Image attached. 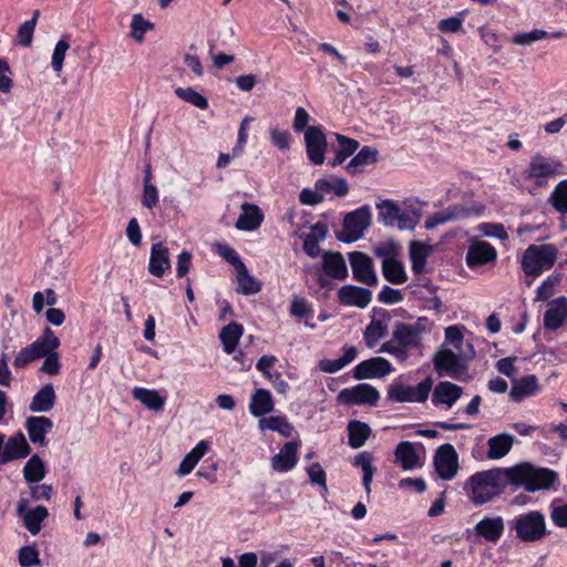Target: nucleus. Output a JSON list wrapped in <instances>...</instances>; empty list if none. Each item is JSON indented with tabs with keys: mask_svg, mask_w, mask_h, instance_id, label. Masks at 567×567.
<instances>
[{
	"mask_svg": "<svg viewBox=\"0 0 567 567\" xmlns=\"http://www.w3.org/2000/svg\"><path fill=\"white\" fill-rule=\"evenodd\" d=\"M508 484H512L509 467H495L473 474L466 486L470 487V498L475 505H483L499 496Z\"/></svg>",
	"mask_w": 567,
	"mask_h": 567,
	"instance_id": "obj_1",
	"label": "nucleus"
},
{
	"mask_svg": "<svg viewBox=\"0 0 567 567\" xmlns=\"http://www.w3.org/2000/svg\"><path fill=\"white\" fill-rule=\"evenodd\" d=\"M512 484L523 486L527 492L550 488L557 480L553 470L535 467L529 463H522L509 467Z\"/></svg>",
	"mask_w": 567,
	"mask_h": 567,
	"instance_id": "obj_2",
	"label": "nucleus"
},
{
	"mask_svg": "<svg viewBox=\"0 0 567 567\" xmlns=\"http://www.w3.org/2000/svg\"><path fill=\"white\" fill-rule=\"evenodd\" d=\"M467 351L454 352L442 347L433 357L434 369L440 377L458 379L468 369V361L474 359L475 350L472 343H466Z\"/></svg>",
	"mask_w": 567,
	"mask_h": 567,
	"instance_id": "obj_3",
	"label": "nucleus"
},
{
	"mask_svg": "<svg viewBox=\"0 0 567 567\" xmlns=\"http://www.w3.org/2000/svg\"><path fill=\"white\" fill-rule=\"evenodd\" d=\"M556 259L557 248L554 245H529L522 258V269L525 275L537 277L550 269Z\"/></svg>",
	"mask_w": 567,
	"mask_h": 567,
	"instance_id": "obj_4",
	"label": "nucleus"
},
{
	"mask_svg": "<svg viewBox=\"0 0 567 567\" xmlns=\"http://www.w3.org/2000/svg\"><path fill=\"white\" fill-rule=\"evenodd\" d=\"M371 225V213L368 206H362L348 213L343 219V227L337 233L342 243H353L362 238L364 230Z\"/></svg>",
	"mask_w": 567,
	"mask_h": 567,
	"instance_id": "obj_5",
	"label": "nucleus"
},
{
	"mask_svg": "<svg viewBox=\"0 0 567 567\" xmlns=\"http://www.w3.org/2000/svg\"><path fill=\"white\" fill-rule=\"evenodd\" d=\"M516 536L523 542H536L546 534L545 517L537 511L522 514L514 519Z\"/></svg>",
	"mask_w": 567,
	"mask_h": 567,
	"instance_id": "obj_6",
	"label": "nucleus"
},
{
	"mask_svg": "<svg viewBox=\"0 0 567 567\" xmlns=\"http://www.w3.org/2000/svg\"><path fill=\"white\" fill-rule=\"evenodd\" d=\"M433 385L431 378H426L415 386L394 382L388 388V400L392 402H425Z\"/></svg>",
	"mask_w": 567,
	"mask_h": 567,
	"instance_id": "obj_7",
	"label": "nucleus"
},
{
	"mask_svg": "<svg viewBox=\"0 0 567 567\" xmlns=\"http://www.w3.org/2000/svg\"><path fill=\"white\" fill-rule=\"evenodd\" d=\"M379 219L389 227H398L401 230L413 229L416 220L411 212L401 209L392 200H384L378 205Z\"/></svg>",
	"mask_w": 567,
	"mask_h": 567,
	"instance_id": "obj_8",
	"label": "nucleus"
},
{
	"mask_svg": "<svg viewBox=\"0 0 567 567\" xmlns=\"http://www.w3.org/2000/svg\"><path fill=\"white\" fill-rule=\"evenodd\" d=\"M433 463L442 480H452L458 470V456L454 446L450 443L441 445L435 452Z\"/></svg>",
	"mask_w": 567,
	"mask_h": 567,
	"instance_id": "obj_9",
	"label": "nucleus"
},
{
	"mask_svg": "<svg viewBox=\"0 0 567 567\" xmlns=\"http://www.w3.org/2000/svg\"><path fill=\"white\" fill-rule=\"evenodd\" d=\"M305 144L308 158L315 165L324 162V154L328 148L327 137L320 126H309L305 131Z\"/></svg>",
	"mask_w": 567,
	"mask_h": 567,
	"instance_id": "obj_10",
	"label": "nucleus"
},
{
	"mask_svg": "<svg viewBox=\"0 0 567 567\" xmlns=\"http://www.w3.org/2000/svg\"><path fill=\"white\" fill-rule=\"evenodd\" d=\"M380 394L375 388L367 383H360L353 388L343 389L338 394V401L348 405L377 404Z\"/></svg>",
	"mask_w": 567,
	"mask_h": 567,
	"instance_id": "obj_11",
	"label": "nucleus"
},
{
	"mask_svg": "<svg viewBox=\"0 0 567 567\" xmlns=\"http://www.w3.org/2000/svg\"><path fill=\"white\" fill-rule=\"evenodd\" d=\"M425 318H420L414 324L396 322L392 332L393 339L403 347L419 348L421 347L422 333L425 329Z\"/></svg>",
	"mask_w": 567,
	"mask_h": 567,
	"instance_id": "obj_12",
	"label": "nucleus"
},
{
	"mask_svg": "<svg viewBox=\"0 0 567 567\" xmlns=\"http://www.w3.org/2000/svg\"><path fill=\"white\" fill-rule=\"evenodd\" d=\"M349 259L355 280L368 286L377 285L378 277L373 270L372 260L368 255L360 251H353L349 255Z\"/></svg>",
	"mask_w": 567,
	"mask_h": 567,
	"instance_id": "obj_13",
	"label": "nucleus"
},
{
	"mask_svg": "<svg viewBox=\"0 0 567 567\" xmlns=\"http://www.w3.org/2000/svg\"><path fill=\"white\" fill-rule=\"evenodd\" d=\"M392 371L391 363L382 358L375 357L360 362L353 372L357 380L382 378Z\"/></svg>",
	"mask_w": 567,
	"mask_h": 567,
	"instance_id": "obj_14",
	"label": "nucleus"
},
{
	"mask_svg": "<svg viewBox=\"0 0 567 567\" xmlns=\"http://www.w3.org/2000/svg\"><path fill=\"white\" fill-rule=\"evenodd\" d=\"M31 453V447L22 432L10 436L4 443L1 454V463L7 464L14 460L27 457Z\"/></svg>",
	"mask_w": 567,
	"mask_h": 567,
	"instance_id": "obj_15",
	"label": "nucleus"
},
{
	"mask_svg": "<svg viewBox=\"0 0 567 567\" xmlns=\"http://www.w3.org/2000/svg\"><path fill=\"white\" fill-rule=\"evenodd\" d=\"M25 429L32 443L47 446L45 436L52 431L53 422L47 416H29L25 420Z\"/></svg>",
	"mask_w": 567,
	"mask_h": 567,
	"instance_id": "obj_16",
	"label": "nucleus"
},
{
	"mask_svg": "<svg viewBox=\"0 0 567 567\" xmlns=\"http://www.w3.org/2000/svg\"><path fill=\"white\" fill-rule=\"evenodd\" d=\"M338 298L341 305L365 308L371 302L372 293L367 288L347 285L339 289Z\"/></svg>",
	"mask_w": 567,
	"mask_h": 567,
	"instance_id": "obj_17",
	"label": "nucleus"
},
{
	"mask_svg": "<svg viewBox=\"0 0 567 567\" xmlns=\"http://www.w3.org/2000/svg\"><path fill=\"white\" fill-rule=\"evenodd\" d=\"M567 319V298L559 297L548 303V308L544 313V327L554 331L560 328Z\"/></svg>",
	"mask_w": 567,
	"mask_h": 567,
	"instance_id": "obj_18",
	"label": "nucleus"
},
{
	"mask_svg": "<svg viewBox=\"0 0 567 567\" xmlns=\"http://www.w3.org/2000/svg\"><path fill=\"white\" fill-rule=\"evenodd\" d=\"M496 249L486 241H474L470 245L466 254V264L473 268L496 259Z\"/></svg>",
	"mask_w": 567,
	"mask_h": 567,
	"instance_id": "obj_19",
	"label": "nucleus"
},
{
	"mask_svg": "<svg viewBox=\"0 0 567 567\" xmlns=\"http://www.w3.org/2000/svg\"><path fill=\"white\" fill-rule=\"evenodd\" d=\"M463 389L450 381H442L434 388L432 403L434 405L445 404L452 408L453 404L462 396Z\"/></svg>",
	"mask_w": 567,
	"mask_h": 567,
	"instance_id": "obj_20",
	"label": "nucleus"
},
{
	"mask_svg": "<svg viewBox=\"0 0 567 567\" xmlns=\"http://www.w3.org/2000/svg\"><path fill=\"white\" fill-rule=\"evenodd\" d=\"M171 268L168 248L162 243L153 244L148 262V271L151 275L161 278L167 269Z\"/></svg>",
	"mask_w": 567,
	"mask_h": 567,
	"instance_id": "obj_21",
	"label": "nucleus"
},
{
	"mask_svg": "<svg viewBox=\"0 0 567 567\" xmlns=\"http://www.w3.org/2000/svg\"><path fill=\"white\" fill-rule=\"evenodd\" d=\"M298 442L290 441L285 443L280 452L271 458V466L278 472L291 471L297 464Z\"/></svg>",
	"mask_w": 567,
	"mask_h": 567,
	"instance_id": "obj_22",
	"label": "nucleus"
},
{
	"mask_svg": "<svg viewBox=\"0 0 567 567\" xmlns=\"http://www.w3.org/2000/svg\"><path fill=\"white\" fill-rule=\"evenodd\" d=\"M470 215V209L464 207L463 205H453L447 207L445 210L439 212L430 216L425 220V228L433 229L439 225H443L445 223L452 220H458L467 217Z\"/></svg>",
	"mask_w": 567,
	"mask_h": 567,
	"instance_id": "obj_23",
	"label": "nucleus"
},
{
	"mask_svg": "<svg viewBox=\"0 0 567 567\" xmlns=\"http://www.w3.org/2000/svg\"><path fill=\"white\" fill-rule=\"evenodd\" d=\"M563 165L559 162L548 159L542 155L533 157L528 167L529 177H549L561 174Z\"/></svg>",
	"mask_w": 567,
	"mask_h": 567,
	"instance_id": "obj_24",
	"label": "nucleus"
},
{
	"mask_svg": "<svg viewBox=\"0 0 567 567\" xmlns=\"http://www.w3.org/2000/svg\"><path fill=\"white\" fill-rule=\"evenodd\" d=\"M324 274L334 279L344 280L348 277V268L340 252L326 251L322 256Z\"/></svg>",
	"mask_w": 567,
	"mask_h": 567,
	"instance_id": "obj_25",
	"label": "nucleus"
},
{
	"mask_svg": "<svg viewBox=\"0 0 567 567\" xmlns=\"http://www.w3.org/2000/svg\"><path fill=\"white\" fill-rule=\"evenodd\" d=\"M59 346V338L50 328H47L41 337H39L33 343L28 346V349L37 360L40 358H44L53 350H56Z\"/></svg>",
	"mask_w": 567,
	"mask_h": 567,
	"instance_id": "obj_26",
	"label": "nucleus"
},
{
	"mask_svg": "<svg viewBox=\"0 0 567 567\" xmlns=\"http://www.w3.org/2000/svg\"><path fill=\"white\" fill-rule=\"evenodd\" d=\"M55 392L51 383L42 386L32 398L29 410L33 413L50 412L55 404Z\"/></svg>",
	"mask_w": 567,
	"mask_h": 567,
	"instance_id": "obj_27",
	"label": "nucleus"
},
{
	"mask_svg": "<svg viewBox=\"0 0 567 567\" xmlns=\"http://www.w3.org/2000/svg\"><path fill=\"white\" fill-rule=\"evenodd\" d=\"M395 461L401 465L404 471L421 467L420 457L415 451L413 443L409 441L400 442L396 445Z\"/></svg>",
	"mask_w": 567,
	"mask_h": 567,
	"instance_id": "obj_28",
	"label": "nucleus"
},
{
	"mask_svg": "<svg viewBox=\"0 0 567 567\" xmlns=\"http://www.w3.org/2000/svg\"><path fill=\"white\" fill-rule=\"evenodd\" d=\"M241 208L243 214H240L236 221V228L240 230L257 229L264 219V215L260 208L254 204L248 203L243 204Z\"/></svg>",
	"mask_w": 567,
	"mask_h": 567,
	"instance_id": "obj_29",
	"label": "nucleus"
},
{
	"mask_svg": "<svg viewBox=\"0 0 567 567\" xmlns=\"http://www.w3.org/2000/svg\"><path fill=\"white\" fill-rule=\"evenodd\" d=\"M537 390L538 380L536 375L530 374L513 381L509 396L513 401L520 402L523 399L534 395Z\"/></svg>",
	"mask_w": 567,
	"mask_h": 567,
	"instance_id": "obj_30",
	"label": "nucleus"
},
{
	"mask_svg": "<svg viewBox=\"0 0 567 567\" xmlns=\"http://www.w3.org/2000/svg\"><path fill=\"white\" fill-rule=\"evenodd\" d=\"M274 410V400L266 389H257L251 395L249 411L255 417L264 416Z\"/></svg>",
	"mask_w": 567,
	"mask_h": 567,
	"instance_id": "obj_31",
	"label": "nucleus"
},
{
	"mask_svg": "<svg viewBox=\"0 0 567 567\" xmlns=\"http://www.w3.org/2000/svg\"><path fill=\"white\" fill-rule=\"evenodd\" d=\"M348 443L352 449H360L371 435V427L368 423L359 420H350L348 425Z\"/></svg>",
	"mask_w": 567,
	"mask_h": 567,
	"instance_id": "obj_32",
	"label": "nucleus"
},
{
	"mask_svg": "<svg viewBox=\"0 0 567 567\" xmlns=\"http://www.w3.org/2000/svg\"><path fill=\"white\" fill-rule=\"evenodd\" d=\"M475 530L486 540L496 542L503 534L504 523L502 517H485L476 524Z\"/></svg>",
	"mask_w": 567,
	"mask_h": 567,
	"instance_id": "obj_33",
	"label": "nucleus"
},
{
	"mask_svg": "<svg viewBox=\"0 0 567 567\" xmlns=\"http://www.w3.org/2000/svg\"><path fill=\"white\" fill-rule=\"evenodd\" d=\"M207 451L208 443L206 441H199L196 446L184 456L179 463L176 474L178 476H185L189 474Z\"/></svg>",
	"mask_w": 567,
	"mask_h": 567,
	"instance_id": "obj_34",
	"label": "nucleus"
},
{
	"mask_svg": "<svg viewBox=\"0 0 567 567\" xmlns=\"http://www.w3.org/2000/svg\"><path fill=\"white\" fill-rule=\"evenodd\" d=\"M379 152L371 146H363L358 154L348 163L347 171L350 174H358L363 167L378 162Z\"/></svg>",
	"mask_w": 567,
	"mask_h": 567,
	"instance_id": "obj_35",
	"label": "nucleus"
},
{
	"mask_svg": "<svg viewBox=\"0 0 567 567\" xmlns=\"http://www.w3.org/2000/svg\"><path fill=\"white\" fill-rule=\"evenodd\" d=\"M514 443L513 435L503 433L495 435L488 440L487 456L491 460H498L504 457L512 449Z\"/></svg>",
	"mask_w": 567,
	"mask_h": 567,
	"instance_id": "obj_36",
	"label": "nucleus"
},
{
	"mask_svg": "<svg viewBox=\"0 0 567 567\" xmlns=\"http://www.w3.org/2000/svg\"><path fill=\"white\" fill-rule=\"evenodd\" d=\"M432 252V247L421 243L412 241L410 244V258L412 262V270L420 275L424 271L427 257Z\"/></svg>",
	"mask_w": 567,
	"mask_h": 567,
	"instance_id": "obj_37",
	"label": "nucleus"
},
{
	"mask_svg": "<svg viewBox=\"0 0 567 567\" xmlns=\"http://www.w3.org/2000/svg\"><path fill=\"white\" fill-rule=\"evenodd\" d=\"M243 332V326L235 321L228 323L221 329L219 339L226 353L230 354L235 351Z\"/></svg>",
	"mask_w": 567,
	"mask_h": 567,
	"instance_id": "obj_38",
	"label": "nucleus"
},
{
	"mask_svg": "<svg viewBox=\"0 0 567 567\" xmlns=\"http://www.w3.org/2000/svg\"><path fill=\"white\" fill-rule=\"evenodd\" d=\"M384 278L394 285H402L408 280L403 264L394 258H384L382 261Z\"/></svg>",
	"mask_w": 567,
	"mask_h": 567,
	"instance_id": "obj_39",
	"label": "nucleus"
},
{
	"mask_svg": "<svg viewBox=\"0 0 567 567\" xmlns=\"http://www.w3.org/2000/svg\"><path fill=\"white\" fill-rule=\"evenodd\" d=\"M132 394L135 400L140 401L152 411L158 412L164 408L165 399L155 390L134 388Z\"/></svg>",
	"mask_w": 567,
	"mask_h": 567,
	"instance_id": "obj_40",
	"label": "nucleus"
},
{
	"mask_svg": "<svg viewBox=\"0 0 567 567\" xmlns=\"http://www.w3.org/2000/svg\"><path fill=\"white\" fill-rule=\"evenodd\" d=\"M358 351L354 347L344 349L341 358L336 360L323 359L319 362V369L326 373H336L343 369L347 364L351 363L357 358Z\"/></svg>",
	"mask_w": 567,
	"mask_h": 567,
	"instance_id": "obj_41",
	"label": "nucleus"
},
{
	"mask_svg": "<svg viewBox=\"0 0 567 567\" xmlns=\"http://www.w3.org/2000/svg\"><path fill=\"white\" fill-rule=\"evenodd\" d=\"M49 516V511L43 505L29 509L22 517L23 526L31 535H38L41 530V523Z\"/></svg>",
	"mask_w": 567,
	"mask_h": 567,
	"instance_id": "obj_42",
	"label": "nucleus"
},
{
	"mask_svg": "<svg viewBox=\"0 0 567 567\" xmlns=\"http://www.w3.org/2000/svg\"><path fill=\"white\" fill-rule=\"evenodd\" d=\"M47 470L42 458L34 454L25 463L23 467V477L29 484H34L42 481L45 476Z\"/></svg>",
	"mask_w": 567,
	"mask_h": 567,
	"instance_id": "obj_43",
	"label": "nucleus"
},
{
	"mask_svg": "<svg viewBox=\"0 0 567 567\" xmlns=\"http://www.w3.org/2000/svg\"><path fill=\"white\" fill-rule=\"evenodd\" d=\"M353 465L358 466L362 470L363 477L362 483L365 492L369 494L371 492V483L373 480V475L377 472V468L372 465V456L368 452L359 453L353 461Z\"/></svg>",
	"mask_w": 567,
	"mask_h": 567,
	"instance_id": "obj_44",
	"label": "nucleus"
},
{
	"mask_svg": "<svg viewBox=\"0 0 567 567\" xmlns=\"http://www.w3.org/2000/svg\"><path fill=\"white\" fill-rule=\"evenodd\" d=\"M316 188L321 190L322 196L326 194L333 192L337 196L343 197L349 192L348 183L344 178L339 177H330V178H320L316 182Z\"/></svg>",
	"mask_w": 567,
	"mask_h": 567,
	"instance_id": "obj_45",
	"label": "nucleus"
},
{
	"mask_svg": "<svg viewBox=\"0 0 567 567\" xmlns=\"http://www.w3.org/2000/svg\"><path fill=\"white\" fill-rule=\"evenodd\" d=\"M238 288L237 292L244 296L256 295L260 291V284L248 274V269L245 265L239 267L237 270Z\"/></svg>",
	"mask_w": 567,
	"mask_h": 567,
	"instance_id": "obj_46",
	"label": "nucleus"
},
{
	"mask_svg": "<svg viewBox=\"0 0 567 567\" xmlns=\"http://www.w3.org/2000/svg\"><path fill=\"white\" fill-rule=\"evenodd\" d=\"M261 430H270L279 433L284 437H290L293 426L284 416H270L259 421Z\"/></svg>",
	"mask_w": 567,
	"mask_h": 567,
	"instance_id": "obj_47",
	"label": "nucleus"
},
{
	"mask_svg": "<svg viewBox=\"0 0 567 567\" xmlns=\"http://www.w3.org/2000/svg\"><path fill=\"white\" fill-rule=\"evenodd\" d=\"M39 17H40V11L35 10L32 14V18L19 27L18 33H17V39H16L18 44L25 47V48H29L32 44L33 33H34V29H35Z\"/></svg>",
	"mask_w": 567,
	"mask_h": 567,
	"instance_id": "obj_48",
	"label": "nucleus"
},
{
	"mask_svg": "<svg viewBox=\"0 0 567 567\" xmlns=\"http://www.w3.org/2000/svg\"><path fill=\"white\" fill-rule=\"evenodd\" d=\"M388 333V324L382 320L372 319L365 328L364 340L369 348H373L378 341Z\"/></svg>",
	"mask_w": 567,
	"mask_h": 567,
	"instance_id": "obj_49",
	"label": "nucleus"
},
{
	"mask_svg": "<svg viewBox=\"0 0 567 567\" xmlns=\"http://www.w3.org/2000/svg\"><path fill=\"white\" fill-rule=\"evenodd\" d=\"M175 94L183 101L190 103L200 110L208 107L207 99L192 87H177L175 90Z\"/></svg>",
	"mask_w": 567,
	"mask_h": 567,
	"instance_id": "obj_50",
	"label": "nucleus"
},
{
	"mask_svg": "<svg viewBox=\"0 0 567 567\" xmlns=\"http://www.w3.org/2000/svg\"><path fill=\"white\" fill-rule=\"evenodd\" d=\"M553 207L563 214L567 213V179L561 181L550 196Z\"/></svg>",
	"mask_w": 567,
	"mask_h": 567,
	"instance_id": "obj_51",
	"label": "nucleus"
},
{
	"mask_svg": "<svg viewBox=\"0 0 567 567\" xmlns=\"http://www.w3.org/2000/svg\"><path fill=\"white\" fill-rule=\"evenodd\" d=\"M69 35H63L61 40L54 47L52 54V69L59 73L63 68V62L65 58L66 51L70 49V43L68 41Z\"/></svg>",
	"mask_w": 567,
	"mask_h": 567,
	"instance_id": "obj_52",
	"label": "nucleus"
},
{
	"mask_svg": "<svg viewBox=\"0 0 567 567\" xmlns=\"http://www.w3.org/2000/svg\"><path fill=\"white\" fill-rule=\"evenodd\" d=\"M154 24L143 18L142 14H134L131 22V35L134 40L141 42L144 39L145 32L153 30Z\"/></svg>",
	"mask_w": 567,
	"mask_h": 567,
	"instance_id": "obj_53",
	"label": "nucleus"
},
{
	"mask_svg": "<svg viewBox=\"0 0 567 567\" xmlns=\"http://www.w3.org/2000/svg\"><path fill=\"white\" fill-rule=\"evenodd\" d=\"M549 33L545 30L534 29L529 32L516 33L512 42L517 45H530L532 43L546 39Z\"/></svg>",
	"mask_w": 567,
	"mask_h": 567,
	"instance_id": "obj_54",
	"label": "nucleus"
},
{
	"mask_svg": "<svg viewBox=\"0 0 567 567\" xmlns=\"http://www.w3.org/2000/svg\"><path fill=\"white\" fill-rule=\"evenodd\" d=\"M215 248H216V252L220 257H223L227 262H229L235 268V270H237L239 267L245 265L243 262V260L240 259L239 255L237 254V251L234 248H231L230 246H228L226 244L217 243L215 245Z\"/></svg>",
	"mask_w": 567,
	"mask_h": 567,
	"instance_id": "obj_55",
	"label": "nucleus"
},
{
	"mask_svg": "<svg viewBox=\"0 0 567 567\" xmlns=\"http://www.w3.org/2000/svg\"><path fill=\"white\" fill-rule=\"evenodd\" d=\"M18 558L21 567L40 565L39 551L35 546H25L20 548Z\"/></svg>",
	"mask_w": 567,
	"mask_h": 567,
	"instance_id": "obj_56",
	"label": "nucleus"
},
{
	"mask_svg": "<svg viewBox=\"0 0 567 567\" xmlns=\"http://www.w3.org/2000/svg\"><path fill=\"white\" fill-rule=\"evenodd\" d=\"M445 341L449 342L457 352L465 351L463 349V333L458 326H450L445 328Z\"/></svg>",
	"mask_w": 567,
	"mask_h": 567,
	"instance_id": "obj_57",
	"label": "nucleus"
},
{
	"mask_svg": "<svg viewBox=\"0 0 567 567\" xmlns=\"http://www.w3.org/2000/svg\"><path fill=\"white\" fill-rule=\"evenodd\" d=\"M271 143L280 151L289 150L290 147V133L288 131H279L277 127H271L269 131Z\"/></svg>",
	"mask_w": 567,
	"mask_h": 567,
	"instance_id": "obj_58",
	"label": "nucleus"
},
{
	"mask_svg": "<svg viewBox=\"0 0 567 567\" xmlns=\"http://www.w3.org/2000/svg\"><path fill=\"white\" fill-rule=\"evenodd\" d=\"M11 70L7 60L0 59V92L9 93L12 89Z\"/></svg>",
	"mask_w": 567,
	"mask_h": 567,
	"instance_id": "obj_59",
	"label": "nucleus"
},
{
	"mask_svg": "<svg viewBox=\"0 0 567 567\" xmlns=\"http://www.w3.org/2000/svg\"><path fill=\"white\" fill-rule=\"evenodd\" d=\"M378 299L382 303L394 305L403 300V295L398 289L384 286L382 290L379 292Z\"/></svg>",
	"mask_w": 567,
	"mask_h": 567,
	"instance_id": "obj_60",
	"label": "nucleus"
},
{
	"mask_svg": "<svg viewBox=\"0 0 567 567\" xmlns=\"http://www.w3.org/2000/svg\"><path fill=\"white\" fill-rule=\"evenodd\" d=\"M323 199L324 198L321 190L317 189L316 187L315 189L303 188L299 195L300 203L308 206H316L322 203Z\"/></svg>",
	"mask_w": 567,
	"mask_h": 567,
	"instance_id": "obj_61",
	"label": "nucleus"
},
{
	"mask_svg": "<svg viewBox=\"0 0 567 567\" xmlns=\"http://www.w3.org/2000/svg\"><path fill=\"white\" fill-rule=\"evenodd\" d=\"M45 360L40 368V371L47 373L49 375H55L59 373L61 364L59 360V354L53 350L48 355L44 357Z\"/></svg>",
	"mask_w": 567,
	"mask_h": 567,
	"instance_id": "obj_62",
	"label": "nucleus"
},
{
	"mask_svg": "<svg viewBox=\"0 0 567 567\" xmlns=\"http://www.w3.org/2000/svg\"><path fill=\"white\" fill-rule=\"evenodd\" d=\"M478 229L486 237H494L498 239L507 238V233L501 224L484 223L480 225Z\"/></svg>",
	"mask_w": 567,
	"mask_h": 567,
	"instance_id": "obj_63",
	"label": "nucleus"
},
{
	"mask_svg": "<svg viewBox=\"0 0 567 567\" xmlns=\"http://www.w3.org/2000/svg\"><path fill=\"white\" fill-rule=\"evenodd\" d=\"M307 473L312 484L319 485L327 491L326 472L319 463H312L307 468Z\"/></svg>",
	"mask_w": 567,
	"mask_h": 567,
	"instance_id": "obj_64",
	"label": "nucleus"
}]
</instances>
